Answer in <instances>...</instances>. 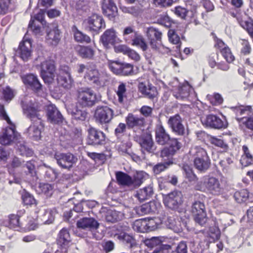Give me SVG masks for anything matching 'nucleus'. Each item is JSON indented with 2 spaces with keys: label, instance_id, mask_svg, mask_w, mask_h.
<instances>
[{
  "label": "nucleus",
  "instance_id": "a18cd8bd",
  "mask_svg": "<svg viewBox=\"0 0 253 253\" xmlns=\"http://www.w3.org/2000/svg\"><path fill=\"white\" fill-rule=\"evenodd\" d=\"M130 43L132 45L140 48L143 51H146L148 48L144 37L141 34L138 33L134 36Z\"/></svg>",
  "mask_w": 253,
  "mask_h": 253
},
{
  "label": "nucleus",
  "instance_id": "e2e57ef3",
  "mask_svg": "<svg viewBox=\"0 0 253 253\" xmlns=\"http://www.w3.org/2000/svg\"><path fill=\"white\" fill-rule=\"evenodd\" d=\"M168 35L169 42L173 44H177L176 48L179 49L181 44L180 38L175 30H169Z\"/></svg>",
  "mask_w": 253,
  "mask_h": 253
},
{
  "label": "nucleus",
  "instance_id": "5fc2aeb1",
  "mask_svg": "<svg viewBox=\"0 0 253 253\" xmlns=\"http://www.w3.org/2000/svg\"><path fill=\"white\" fill-rule=\"evenodd\" d=\"M242 150L244 152V155L242 156L241 162L242 165L244 164V161H246L245 166H248L252 164L253 162V158L250 152L248 147L246 145H243Z\"/></svg>",
  "mask_w": 253,
  "mask_h": 253
},
{
  "label": "nucleus",
  "instance_id": "bb28decb",
  "mask_svg": "<svg viewBox=\"0 0 253 253\" xmlns=\"http://www.w3.org/2000/svg\"><path fill=\"white\" fill-rule=\"evenodd\" d=\"M117 36L113 29H107L100 37V41L105 48H110V44L114 45L116 41Z\"/></svg>",
  "mask_w": 253,
  "mask_h": 253
},
{
  "label": "nucleus",
  "instance_id": "052dcab7",
  "mask_svg": "<svg viewBox=\"0 0 253 253\" xmlns=\"http://www.w3.org/2000/svg\"><path fill=\"white\" fill-rule=\"evenodd\" d=\"M120 212L116 211H109L106 213L105 220L108 222H116L120 219Z\"/></svg>",
  "mask_w": 253,
  "mask_h": 253
},
{
  "label": "nucleus",
  "instance_id": "5701e85b",
  "mask_svg": "<svg viewBox=\"0 0 253 253\" xmlns=\"http://www.w3.org/2000/svg\"><path fill=\"white\" fill-rule=\"evenodd\" d=\"M22 79L24 84H28L35 92L39 93L42 90V85L36 75L29 74L22 77Z\"/></svg>",
  "mask_w": 253,
  "mask_h": 253
},
{
  "label": "nucleus",
  "instance_id": "f704fd0d",
  "mask_svg": "<svg viewBox=\"0 0 253 253\" xmlns=\"http://www.w3.org/2000/svg\"><path fill=\"white\" fill-rule=\"evenodd\" d=\"M153 194L154 190L153 186L150 184L147 186L137 190L135 196L141 202L149 199L152 197Z\"/></svg>",
  "mask_w": 253,
  "mask_h": 253
},
{
  "label": "nucleus",
  "instance_id": "b1692460",
  "mask_svg": "<svg viewBox=\"0 0 253 253\" xmlns=\"http://www.w3.org/2000/svg\"><path fill=\"white\" fill-rule=\"evenodd\" d=\"M155 132L156 141L158 144L161 145H166L171 138L166 131L160 121L156 126Z\"/></svg>",
  "mask_w": 253,
  "mask_h": 253
},
{
  "label": "nucleus",
  "instance_id": "7c9ffc66",
  "mask_svg": "<svg viewBox=\"0 0 253 253\" xmlns=\"http://www.w3.org/2000/svg\"><path fill=\"white\" fill-rule=\"evenodd\" d=\"M43 123L41 125H37L32 123V125L26 129V134L34 140H39L41 137V129L43 128Z\"/></svg>",
  "mask_w": 253,
  "mask_h": 253
},
{
  "label": "nucleus",
  "instance_id": "9d476101",
  "mask_svg": "<svg viewBox=\"0 0 253 253\" xmlns=\"http://www.w3.org/2000/svg\"><path fill=\"white\" fill-rule=\"evenodd\" d=\"M167 144L168 145L161 150L160 156L163 159H173V156L181 148L182 143L178 138L171 137Z\"/></svg>",
  "mask_w": 253,
  "mask_h": 253
},
{
  "label": "nucleus",
  "instance_id": "774afa93",
  "mask_svg": "<svg viewBox=\"0 0 253 253\" xmlns=\"http://www.w3.org/2000/svg\"><path fill=\"white\" fill-rule=\"evenodd\" d=\"M120 9L124 13H129L133 16H137L139 13V8L136 6L126 7L125 6H120Z\"/></svg>",
  "mask_w": 253,
  "mask_h": 253
},
{
  "label": "nucleus",
  "instance_id": "f8f14e48",
  "mask_svg": "<svg viewBox=\"0 0 253 253\" xmlns=\"http://www.w3.org/2000/svg\"><path fill=\"white\" fill-rule=\"evenodd\" d=\"M45 10L40 9L39 12L34 15H31L28 29L35 34L39 35L41 32V27L38 23H40L43 26H46V22L44 20Z\"/></svg>",
  "mask_w": 253,
  "mask_h": 253
},
{
  "label": "nucleus",
  "instance_id": "a19ab883",
  "mask_svg": "<svg viewBox=\"0 0 253 253\" xmlns=\"http://www.w3.org/2000/svg\"><path fill=\"white\" fill-rule=\"evenodd\" d=\"M19 218L20 216L18 215L11 214L9 216L8 219L3 222V224L9 228L18 230L21 227Z\"/></svg>",
  "mask_w": 253,
  "mask_h": 253
},
{
  "label": "nucleus",
  "instance_id": "bf43d9fd",
  "mask_svg": "<svg viewBox=\"0 0 253 253\" xmlns=\"http://www.w3.org/2000/svg\"><path fill=\"white\" fill-rule=\"evenodd\" d=\"M126 83L121 82L118 87V90L116 91L117 95L118 97V101L122 103L124 102V99L126 97Z\"/></svg>",
  "mask_w": 253,
  "mask_h": 253
},
{
  "label": "nucleus",
  "instance_id": "4468645a",
  "mask_svg": "<svg viewBox=\"0 0 253 253\" xmlns=\"http://www.w3.org/2000/svg\"><path fill=\"white\" fill-rule=\"evenodd\" d=\"M114 115V111L107 106H97L94 113L96 121L101 124L110 123Z\"/></svg>",
  "mask_w": 253,
  "mask_h": 253
},
{
  "label": "nucleus",
  "instance_id": "13d9d810",
  "mask_svg": "<svg viewBox=\"0 0 253 253\" xmlns=\"http://www.w3.org/2000/svg\"><path fill=\"white\" fill-rule=\"evenodd\" d=\"M146 173L143 171L137 172L132 178V186L134 188L140 186L143 182Z\"/></svg>",
  "mask_w": 253,
  "mask_h": 253
},
{
  "label": "nucleus",
  "instance_id": "20e7f679",
  "mask_svg": "<svg viewBox=\"0 0 253 253\" xmlns=\"http://www.w3.org/2000/svg\"><path fill=\"white\" fill-rule=\"evenodd\" d=\"M191 211L195 222L201 226H204L207 222V216L204 203L198 200H195L192 203Z\"/></svg>",
  "mask_w": 253,
  "mask_h": 253
},
{
  "label": "nucleus",
  "instance_id": "0e129e2a",
  "mask_svg": "<svg viewBox=\"0 0 253 253\" xmlns=\"http://www.w3.org/2000/svg\"><path fill=\"white\" fill-rule=\"evenodd\" d=\"M39 188L41 191V192L46 197H49L51 196L53 192V185L48 183H40Z\"/></svg>",
  "mask_w": 253,
  "mask_h": 253
},
{
  "label": "nucleus",
  "instance_id": "aec40b11",
  "mask_svg": "<svg viewBox=\"0 0 253 253\" xmlns=\"http://www.w3.org/2000/svg\"><path fill=\"white\" fill-rule=\"evenodd\" d=\"M47 120L53 124H61L64 120L63 116L54 104H50L46 107Z\"/></svg>",
  "mask_w": 253,
  "mask_h": 253
},
{
  "label": "nucleus",
  "instance_id": "09e8293b",
  "mask_svg": "<svg viewBox=\"0 0 253 253\" xmlns=\"http://www.w3.org/2000/svg\"><path fill=\"white\" fill-rule=\"evenodd\" d=\"M17 152L22 156L27 157L33 156L34 152L25 143H19L17 144Z\"/></svg>",
  "mask_w": 253,
  "mask_h": 253
},
{
  "label": "nucleus",
  "instance_id": "f3484780",
  "mask_svg": "<svg viewBox=\"0 0 253 253\" xmlns=\"http://www.w3.org/2000/svg\"><path fill=\"white\" fill-rule=\"evenodd\" d=\"M101 8L104 15L110 20H114L118 16V9L114 0H101Z\"/></svg>",
  "mask_w": 253,
  "mask_h": 253
},
{
  "label": "nucleus",
  "instance_id": "412c9836",
  "mask_svg": "<svg viewBox=\"0 0 253 253\" xmlns=\"http://www.w3.org/2000/svg\"><path fill=\"white\" fill-rule=\"evenodd\" d=\"M76 225L78 228L93 231L99 228L100 224L93 217H83L77 221Z\"/></svg>",
  "mask_w": 253,
  "mask_h": 253
},
{
  "label": "nucleus",
  "instance_id": "6ab92c4d",
  "mask_svg": "<svg viewBox=\"0 0 253 253\" xmlns=\"http://www.w3.org/2000/svg\"><path fill=\"white\" fill-rule=\"evenodd\" d=\"M204 184L208 191L212 195L218 196L223 192V189L219 180L214 177L206 179Z\"/></svg>",
  "mask_w": 253,
  "mask_h": 253
},
{
  "label": "nucleus",
  "instance_id": "f257e3e1",
  "mask_svg": "<svg viewBox=\"0 0 253 253\" xmlns=\"http://www.w3.org/2000/svg\"><path fill=\"white\" fill-rule=\"evenodd\" d=\"M189 154L193 159L194 167L200 173H205L211 167V160L206 150L200 146L191 148Z\"/></svg>",
  "mask_w": 253,
  "mask_h": 253
},
{
  "label": "nucleus",
  "instance_id": "37998d69",
  "mask_svg": "<svg viewBox=\"0 0 253 253\" xmlns=\"http://www.w3.org/2000/svg\"><path fill=\"white\" fill-rule=\"evenodd\" d=\"M116 177L119 184L122 186H132V177L126 173L118 171L116 173Z\"/></svg>",
  "mask_w": 253,
  "mask_h": 253
},
{
  "label": "nucleus",
  "instance_id": "a878e982",
  "mask_svg": "<svg viewBox=\"0 0 253 253\" xmlns=\"http://www.w3.org/2000/svg\"><path fill=\"white\" fill-rule=\"evenodd\" d=\"M126 122L128 128L141 129L145 125V119L132 113H129L126 118Z\"/></svg>",
  "mask_w": 253,
  "mask_h": 253
},
{
  "label": "nucleus",
  "instance_id": "473e14b6",
  "mask_svg": "<svg viewBox=\"0 0 253 253\" xmlns=\"http://www.w3.org/2000/svg\"><path fill=\"white\" fill-rule=\"evenodd\" d=\"M78 54L82 58L92 59L95 55V50L90 46L78 45L76 47Z\"/></svg>",
  "mask_w": 253,
  "mask_h": 253
},
{
  "label": "nucleus",
  "instance_id": "ea45409f",
  "mask_svg": "<svg viewBox=\"0 0 253 253\" xmlns=\"http://www.w3.org/2000/svg\"><path fill=\"white\" fill-rule=\"evenodd\" d=\"M156 210V207L154 202H150L144 204H143L141 206L137 207L135 209L136 212L140 215H143L154 212Z\"/></svg>",
  "mask_w": 253,
  "mask_h": 253
},
{
  "label": "nucleus",
  "instance_id": "69168bd1",
  "mask_svg": "<svg viewBox=\"0 0 253 253\" xmlns=\"http://www.w3.org/2000/svg\"><path fill=\"white\" fill-rule=\"evenodd\" d=\"M210 143L214 145L223 149L224 150H226L228 148V145L225 143L223 140L221 139L216 138L214 136H211L209 139Z\"/></svg>",
  "mask_w": 253,
  "mask_h": 253
},
{
  "label": "nucleus",
  "instance_id": "393cba45",
  "mask_svg": "<svg viewBox=\"0 0 253 253\" xmlns=\"http://www.w3.org/2000/svg\"><path fill=\"white\" fill-rule=\"evenodd\" d=\"M68 114L71 115L72 119L79 121H84L88 117V113L84 110L80 109L77 105L73 104L66 106Z\"/></svg>",
  "mask_w": 253,
  "mask_h": 253
},
{
  "label": "nucleus",
  "instance_id": "c756f323",
  "mask_svg": "<svg viewBox=\"0 0 253 253\" xmlns=\"http://www.w3.org/2000/svg\"><path fill=\"white\" fill-rule=\"evenodd\" d=\"M144 243L151 250H152V252L149 253H159L164 250V245L160 237H153L146 239Z\"/></svg>",
  "mask_w": 253,
  "mask_h": 253
},
{
  "label": "nucleus",
  "instance_id": "58836bf2",
  "mask_svg": "<svg viewBox=\"0 0 253 253\" xmlns=\"http://www.w3.org/2000/svg\"><path fill=\"white\" fill-rule=\"evenodd\" d=\"M25 167L27 169L26 172L29 180L32 184H36L38 182V177L37 175L35 166L34 163L31 161L27 162Z\"/></svg>",
  "mask_w": 253,
  "mask_h": 253
},
{
  "label": "nucleus",
  "instance_id": "79ce46f5",
  "mask_svg": "<svg viewBox=\"0 0 253 253\" xmlns=\"http://www.w3.org/2000/svg\"><path fill=\"white\" fill-rule=\"evenodd\" d=\"M99 76L100 74L97 69H91L86 72L84 77L87 82L98 86L101 84Z\"/></svg>",
  "mask_w": 253,
  "mask_h": 253
},
{
  "label": "nucleus",
  "instance_id": "c03bdc74",
  "mask_svg": "<svg viewBox=\"0 0 253 253\" xmlns=\"http://www.w3.org/2000/svg\"><path fill=\"white\" fill-rule=\"evenodd\" d=\"M72 31L74 34V39L76 42L81 43H89L90 42V37L79 31L76 26L73 25L72 27Z\"/></svg>",
  "mask_w": 253,
  "mask_h": 253
},
{
  "label": "nucleus",
  "instance_id": "4be33fe9",
  "mask_svg": "<svg viewBox=\"0 0 253 253\" xmlns=\"http://www.w3.org/2000/svg\"><path fill=\"white\" fill-rule=\"evenodd\" d=\"M32 54V43L30 40H26L21 42L16 51V55L19 56L23 61H27Z\"/></svg>",
  "mask_w": 253,
  "mask_h": 253
},
{
  "label": "nucleus",
  "instance_id": "423d86ee",
  "mask_svg": "<svg viewBox=\"0 0 253 253\" xmlns=\"http://www.w3.org/2000/svg\"><path fill=\"white\" fill-rule=\"evenodd\" d=\"M78 104L82 107H91L96 102L94 92L89 88L80 89L78 91Z\"/></svg>",
  "mask_w": 253,
  "mask_h": 253
},
{
  "label": "nucleus",
  "instance_id": "3c124183",
  "mask_svg": "<svg viewBox=\"0 0 253 253\" xmlns=\"http://www.w3.org/2000/svg\"><path fill=\"white\" fill-rule=\"evenodd\" d=\"M168 161L164 163H160L155 165L153 168V170L155 174H158L161 172L168 169L169 167L173 164V159H167Z\"/></svg>",
  "mask_w": 253,
  "mask_h": 253
},
{
  "label": "nucleus",
  "instance_id": "9b49d317",
  "mask_svg": "<svg viewBox=\"0 0 253 253\" xmlns=\"http://www.w3.org/2000/svg\"><path fill=\"white\" fill-rule=\"evenodd\" d=\"M167 123L172 132L176 135L185 136L188 134V130H186L182 124V119L178 114L170 116Z\"/></svg>",
  "mask_w": 253,
  "mask_h": 253
},
{
  "label": "nucleus",
  "instance_id": "f03ea898",
  "mask_svg": "<svg viewBox=\"0 0 253 253\" xmlns=\"http://www.w3.org/2000/svg\"><path fill=\"white\" fill-rule=\"evenodd\" d=\"M108 65L111 72L116 75L129 76L134 74L133 65L131 64L118 60H109Z\"/></svg>",
  "mask_w": 253,
  "mask_h": 253
},
{
  "label": "nucleus",
  "instance_id": "1a4fd4ad",
  "mask_svg": "<svg viewBox=\"0 0 253 253\" xmlns=\"http://www.w3.org/2000/svg\"><path fill=\"white\" fill-rule=\"evenodd\" d=\"M56 67L53 60H46L41 63V76L45 84H50L54 80Z\"/></svg>",
  "mask_w": 253,
  "mask_h": 253
},
{
  "label": "nucleus",
  "instance_id": "a211bd4d",
  "mask_svg": "<svg viewBox=\"0 0 253 253\" xmlns=\"http://www.w3.org/2000/svg\"><path fill=\"white\" fill-rule=\"evenodd\" d=\"M203 123L207 127L217 129H224L228 126L226 120L223 121L219 117L212 114L207 116Z\"/></svg>",
  "mask_w": 253,
  "mask_h": 253
},
{
  "label": "nucleus",
  "instance_id": "ddd939ff",
  "mask_svg": "<svg viewBox=\"0 0 253 253\" xmlns=\"http://www.w3.org/2000/svg\"><path fill=\"white\" fill-rule=\"evenodd\" d=\"M106 143V135L102 131L94 127L88 129L87 144L94 147L102 146Z\"/></svg>",
  "mask_w": 253,
  "mask_h": 253
},
{
  "label": "nucleus",
  "instance_id": "0eeeda50",
  "mask_svg": "<svg viewBox=\"0 0 253 253\" xmlns=\"http://www.w3.org/2000/svg\"><path fill=\"white\" fill-rule=\"evenodd\" d=\"M54 158L61 169L69 170L76 165L78 161L77 157L71 153H56Z\"/></svg>",
  "mask_w": 253,
  "mask_h": 253
},
{
  "label": "nucleus",
  "instance_id": "e433bc0d",
  "mask_svg": "<svg viewBox=\"0 0 253 253\" xmlns=\"http://www.w3.org/2000/svg\"><path fill=\"white\" fill-rule=\"evenodd\" d=\"M60 31L58 26H53L47 32L46 39L49 41L52 45H57L61 39Z\"/></svg>",
  "mask_w": 253,
  "mask_h": 253
},
{
  "label": "nucleus",
  "instance_id": "680f3d73",
  "mask_svg": "<svg viewBox=\"0 0 253 253\" xmlns=\"http://www.w3.org/2000/svg\"><path fill=\"white\" fill-rule=\"evenodd\" d=\"M162 33L158 29L153 27L148 28L147 36L148 38L156 39L157 40H161Z\"/></svg>",
  "mask_w": 253,
  "mask_h": 253
},
{
  "label": "nucleus",
  "instance_id": "2f4dec72",
  "mask_svg": "<svg viewBox=\"0 0 253 253\" xmlns=\"http://www.w3.org/2000/svg\"><path fill=\"white\" fill-rule=\"evenodd\" d=\"M57 213V210L55 208L47 209L41 211L39 217L43 224H49L54 221Z\"/></svg>",
  "mask_w": 253,
  "mask_h": 253
},
{
  "label": "nucleus",
  "instance_id": "6e6d98bb",
  "mask_svg": "<svg viewBox=\"0 0 253 253\" xmlns=\"http://www.w3.org/2000/svg\"><path fill=\"white\" fill-rule=\"evenodd\" d=\"M58 172L50 167L47 168L44 175L45 180L49 182L54 181L58 178Z\"/></svg>",
  "mask_w": 253,
  "mask_h": 253
},
{
  "label": "nucleus",
  "instance_id": "cd10ccee",
  "mask_svg": "<svg viewBox=\"0 0 253 253\" xmlns=\"http://www.w3.org/2000/svg\"><path fill=\"white\" fill-rule=\"evenodd\" d=\"M72 239L69 230L66 228H62L59 232L56 239V242L59 247L69 248Z\"/></svg>",
  "mask_w": 253,
  "mask_h": 253
},
{
  "label": "nucleus",
  "instance_id": "72a5a7b5",
  "mask_svg": "<svg viewBox=\"0 0 253 253\" xmlns=\"http://www.w3.org/2000/svg\"><path fill=\"white\" fill-rule=\"evenodd\" d=\"M138 89L142 94L150 99H153L157 94L156 88L152 84H148L147 86L143 83H140L138 85Z\"/></svg>",
  "mask_w": 253,
  "mask_h": 253
},
{
  "label": "nucleus",
  "instance_id": "603ef678",
  "mask_svg": "<svg viewBox=\"0 0 253 253\" xmlns=\"http://www.w3.org/2000/svg\"><path fill=\"white\" fill-rule=\"evenodd\" d=\"M182 169L185 172L186 178L189 182L194 183L198 181V178L190 166L188 165H185L183 166Z\"/></svg>",
  "mask_w": 253,
  "mask_h": 253
},
{
  "label": "nucleus",
  "instance_id": "4c0bfd02",
  "mask_svg": "<svg viewBox=\"0 0 253 253\" xmlns=\"http://www.w3.org/2000/svg\"><path fill=\"white\" fill-rule=\"evenodd\" d=\"M25 167L27 169L26 172L29 180L32 184H36L38 182V177L37 175L35 166L34 163L31 161L27 162Z\"/></svg>",
  "mask_w": 253,
  "mask_h": 253
},
{
  "label": "nucleus",
  "instance_id": "864d4df0",
  "mask_svg": "<svg viewBox=\"0 0 253 253\" xmlns=\"http://www.w3.org/2000/svg\"><path fill=\"white\" fill-rule=\"evenodd\" d=\"M146 218L139 219L135 220L132 224V228L138 232H147Z\"/></svg>",
  "mask_w": 253,
  "mask_h": 253
},
{
  "label": "nucleus",
  "instance_id": "4d7b16f0",
  "mask_svg": "<svg viewBox=\"0 0 253 253\" xmlns=\"http://www.w3.org/2000/svg\"><path fill=\"white\" fill-rule=\"evenodd\" d=\"M241 26L248 32L250 36L253 39V19L250 18L248 20L239 21Z\"/></svg>",
  "mask_w": 253,
  "mask_h": 253
},
{
  "label": "nucleus",
  "instance_id": "7ed1b4c3",
  "mask_svg": "<svg viewBox=\"0 0 253 253\" xmlns=\"http://www.w3.org/2000/svg\"><path fill=\"white\" fill-rule=\"evenodd\" d=\"M22 107L24 114L30 120L32 123L41 125L42 122L39 112L41 110V105L37 102L24 103L22 102Z\"/></svg>",
  "mask_w": 253,
  "mask_h": 253
},
{
  "label": "nucleus",
  "instance_id": "6e6552de",
  "mask_svg": "<svg viewBox=\"0 0 253 253\" xmlns=\"http://www.w3.org/2000/svg\"><path fill=\"white\" fill-rule=\"evenodd\" d=\"M183 202V195L179 191H173L163 197L165 206L173 211H178Z\"/></svg>",
  "mask_w": 253,
  "mask_h": 253
},
{
  "label": "nucleus",
  "instance_id": "dca6fc26",
  "mask_svg": "<svg viewBox=\"0 0 253 253\" xmlns=\"http://www.w3.org/2000/svg\"><path fill=\"white\" fill-rule=\"evenodd\" d=\"M139 144L141 146V151L143 154H145V152L154 154L156 147L150 133H146L140 135L139 138Z\"/></svg>",
  "mask_w": 253,
  "mask_h": 253
},
{
  "label": "nucleus",
  "instance_id": "de8ad7c7",
  "mask_svg": "<svg viewBox=\"0 0 253 253\" xmlns=\"http://www.w3.org/2000/svg\"><path fill=\"white\" fill-rule=\"evenodd\" d=\"M137 34L138 33L135 30L134 26H129L125 27L123 30V37L126 42L130 43L134 36Z\"/></svg>",
  "mask_w": 253,
  "mask_h": 253
},
{
  "label": "nucleus",
  "instance_id": "8fccbe9b",
  "mask_svg": "<svg viewBox=\"0 0 253 253\" xmlns=\"http://www.w3.org/2000/svg\"><path fill=\"white\" fill-rule=\"evenodd\" d=\"M250 197V193L247 189L236 191L234 194L235 201L240 204L247 202Z\"/></svg>",
  "mask_w": 253,
  "mask_h": 253
},
{
  "label": "nucleus",
  "instance_id": "49530a36",
  "mask_svg": "<svg viewBox=\"0 0 253 253\" xmlns=\"http://www.w3.org/2000/svg\"><path fill=\"white\" fill-rule=\"evenodd\" d=\"M57 84L64 88L69 89L73 84V80L71 76L58 75L57 77Z\"/></svg>",
  "mask_w": 253,
  "mask_h": 253
},
{
  "label": "nucleus",
  "instance_id": "2eb2a0df",
  "mask_svg": "<svg viewBox=\"0 0 253 253\" xmlns=\"http://www.w3.org/2000/svg\"><path fill=\"white\" fill-rule=\"evenodd\" d=\"M20 136L14 126L13 127H8L0 135V144L4 146L11 145L18 140Z\"/></svg>",
  "mask_w": 253,
  "mask_h": 253
},
{
  "label": "nucleus",
  "instance_id": "39448f33",
  "mask_svg": "<svg viewBox=\"0 0 253 253\" xmlns=\"http://www.w3.org/2000/svg\"><path fill=\"white\" fill-rule=\"evenodd\" d=\"M84 23L85 30L93 34H99L100 31L106 27L102 16L97 14L91 15L84 21Z\"/></svg>",
  "mask_w": 253,
  "mask_h": 253
},
{
  "label": "nucleus",
  "instance_id": "c85d7f7f",
  "mask_svg": "<svg viewBox=\"0 0 253 253\" xmlns=\"http://www.w3.org/2000/svg\"><path fill=\"white\" fill-rule=\"evenodd\" d=\"M191 90L188 84H183L173 90V95L177 99L184 100L189 97Z\"/></svg>",
  "mask_w": 253,
  "mask_h": 253
},
{
  "label": "nucleus",
  "instance_id": "c9c22d12",
  "mask_svg": "<svg viewBox=\"0 0 253 253\" xmlns=\"http://www.w3.org/2000/svg\"><path fill=\"white\" fill-rule=\"evenodd\" d=\"M230 109L236 114V119L238 122L243 121L245 120L246 115L250 112L251 106H244L240 105L238 106L231 107Z\"/></svg>",
  "mask_w": 253,
  "mask_h": 253
},
{
  "label": "nucleus",
  "instance_id": "338daca9",
  "mask_svg": "<svg viewBox=\"0 0 253 253\" xmlns=\"http://www.w3.org/2000/svg\"><path fill=\"white\" fill-rule=\"evenodd\" d=\"M71 136L74 144H78L82 141V130L80 128H75L73 129Z\"/></svg>",
  "mask_w": 253,
  "mask_h": 253
}]
</instances>
